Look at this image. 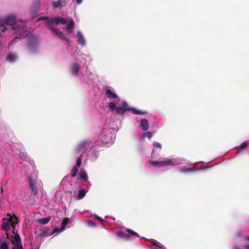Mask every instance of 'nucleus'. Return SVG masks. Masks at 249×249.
<instances>
[{
    "instance_id": "nucleus-35",
    "label": "nucleus",
    "mask_w": 249,
    "mask_h": 249,
    "mask_svg": "<svg viewBox=\"0 0 249 249\" xmlns=\"http://www.w3.org/2000/svg\"><path fill=\"white\" fill-rule=\"evenodd\" d=\"M153 146L155 147L156 148H159L160 149L161 148V145L160 143L157 142H154L153 143Z\"/></svg>"
},
{
    "instance_id": "nucleus-32",
    "label": "nucleus",
    "mask_w": 249,
    "mask_h": 249,
    "mask_svg": "<svg viewBox=\"0 0 249 249\" xmlns=\"http://www.w3.org/2000/svg\"><path fill=\"white\" fill-rule=\"evenodd\" d=\"M13 249H23L22 244L15 245L13 247Z\"/></svg>"
},
{
    "instance_id": "nucleus-36",
    "label": "nucleus",
    "mask_w": 249,
    "mask_h": 249,
    "mask_svg": "<svg viewBox=\"0 0 249 249\" xmlns=\"http://www.w3.org/2000/svg\"><path fill=\"white\" fill-rule=\"evenodd\" d=\"M81 165V160L79 158L76 160V167H79Z\"/></svg>"
},
{
    "instance_id": "nucleus-46",
    "label": "nucleus",
    "mask_w": 249,
    "mask_h": 249,
    "mask_svg": "<svg viewBox=\"0 0 249 249\" xmlns=\"http://www.w3.org/2000/svg\"><path fill=\"white\" fill-rule=\"evenodd\" d=\"M152 158L154 157V150H153L152 152Z\"/></svg>"
},
{
    "instance_id": "nucleus-15",
    "label": "nucleus",
    "mask_w": 249,
    "mask_h": 249,
    "mask_svg": "<svg viewBox=\"0 0 249 249\" xmlns=\"http://www.w3.org/2000/svg\"><path fill=\"white\" fill-rule=\"evenodd\" d=\"M106 95L107 97L110 99H116L118 97L117 94L113 93L110 89H107L106 91Z\"/></svg>"
},
{
    "instance_id": "nucleus-31",
    "label": "nucleus",
    "mask_w": 249,
    "mask_h": 249,
    "mask_svg": "<svg viewBox=\"0 0 249 249\" xmlns=\"http://www.w3.org/2000/svg\"><path fill=\"white\" fill-rule=\"evenodd\" d=\"M248 144L246 142H243L239 146L240 149H244L247 147Z\"/></svg>"
},
{
    "instance_id": "nucleus-30",
    "label": "nucleus",
    "mask_w": 249,
    "mask_h": 249,
    "mask_svg": "<svg viewBox=\"0 0 249 249\" xmlns=\"http://www.w3.org/2000/svg\"><path fill=\"white\" fill-rule=\"evenodd\" d=\"M153 135V133L150 131H148L143 134V136L147 137L148 139H150Z\"/></svg>"
},
{
    "instance_id": "nucleus-28",
    "label": "nucleus",
    "mask_w": 249,
    "mask_h": 249,
    "mask_svg": "<svg viewBox=\"0 0 249 249\" xmlns=\"http://www.w3.org/2000/svg\"><path fill=\"white\" fill-rule=\"evenodd\" d=\"M87 144V142L84 141L81 142L78 145V148L79 150H82L83 148H85Z\"/></svg>"
},
{
    "instance_id": "nucleus-37",
    "label": "nucleus",
    "mask_w": 249,
    "mask_h": 249,
    "mask_svg": "<svg viewBox=\"0 0 249 249\" xmlns=\"http://www.w3.org/2000/svg\"><path fill=\"white\" fill-rule=\"evenodd\" d=\"M95 217H96V218L100 222H103L104 221V220L103 218H102L101 217H99V216L98 215H95Z\"/></svg>"
},
{
    "instance_id": "nucleus-9",
    "label": "nucleus",
    "mask_w": 249,
    "mask_h": 249,
    "mask_svg": "<svg viewBox=\"0 0 249 249\" xmlns=\"http://www.w3.org/2000/svg\"><path fill=\"white\" fill-rule=\"evenodd\" d=\"M57 230H58L57 228H54L53 230V231L51 233H48L49 230L47 229H45L44 230H40L38 232V235L41 237H44L46 236L50 235H52V234H53V233H54L55 232V231Z\"/></svg>"
},
{
    "instance_id": "nucleus-40",
    "label": "nucleus",
    "mask_w": 249,
    "mask_h": 249,
    "mask_svg": "<svg viewBox=\"0 0 249 249\" xmlns=\"http://www.w3.org/2000/svg\"><path fill=\"white\" fill-rule=\"evenodd\" d=\"M36 38V36L33 35H30L28 36V39H35Z\"/></svg>"
},
{
    "instance_id": "nucleus-12",
    "label": "nucleus",
    "mask_w": 249,
    "mask_h": 249,
    "mask_svg": "<svg viewBox=\"0 0 249 249\" xmlns=\"http://www.w3.org/2000/svg\"><path fill=\"white\" fill-rule=\"evenodd\" d=\"M52 31L54 33L57 37L65 40L67 42L68 41V40L64 36L63 33L57 28H54Z\"/></svg>"
},
{
    "instance_id": "nucleus-4",
    "label": "nucleus",
    "mask_w": 249,
    "mask_h": 249,
    "mask_svg": "<svg viewBox=\"0 0 249 249\" xmlns=\"http://www.w3.org/2000/svg\"><path fill=\"white\" fill-rule=\"evenodd\" d=\"M122 106L123 107V108H124L125 111H130L134 114L142 115V114H145L146 113L145 111L138 110L133 107H129L127 103L125 101H123L122 102Z\"/></svg>"
},
{
    "instance_id": "nucleus-11",
    "label": "nucleus",
    "mask_w": 249,
    "mask_h": 249,
    "mask_svg": "<svg viewBox=\"0 0 249 249\" xmlns=\"http://www.w3.org/2000/svg\"><path fill=\"white\" fill-rule=\"evenodd\" d=\"M55 24L58 25L59 24H65L67 23V19L61 17H56L54 18Z\"/></svg>"
},
{
    "instance_id": "nucleus-13",
    "label": "nucleus",
    "mask_w": 249,
    "mask_h": 249,
    "mask_svg": "<svg viewBox=\"0 0 249 249\" xmlns=\"http://www.w3.org/2000/svg\"><path fill=\"white\" fill-rule=\"evenodd\" d=\"M140 125L142 129L144 131H146L149 128V123L146 119H142L140 122Z\"/></svg>"
},
{
    "instance_id": "nucleus-1",
    "label": "nucleus",
    "mask_w": 249,
    "mask_h": 249,
    "mask_svg": "<svg viewBox=\"0 0 249 249\" xmlns=\"http://www.w3.org/2000/svg\"><path fill=\"white\" fill-rule=\"evenodd\" d=\"M17 223V217L15 215L11 216L10 214H7L6 218L2 219L1 228L7 231L10 230L11 226L15 228Z\"/></svg>"
},
{
    "instance_id": "nucleus-6",
    "label": "nucleus",
    "mask_w": 249,
    "mask_h": 249,
    "mask_svg": "<svg viewBox=\"0 0 249 249\" xmlns=\"http://www.w3.org/2000/svg\"><path fill=\"white\" fill-rule=\"evenodd\" d=\"M16 19L17 17L16 16L10 15L5 18L4 23L6 24L13 26L16 23Z\"/></svg>"
},
{
    "instance_id": "nucleus-2",
    "label": "nucleus",
    "mask_w": 249,
    "mask_h": 249,
    "mask_svg": "<svg viewBox=\"0 0 249 249\" xmlns=\"http://www.w3.org/2000/svg\"><path fill=\"white\" fill-rule=\"evenodd\" d=\"M116 235L124 239H125L127 240H130L132 238H139V234L134 231L129 229H126L124 231H119L116 233Z\"/></svg>"
},
{
    "instance_id": "nucleus-3",
    "label": "nucleus",
    "mask_w": 249,
    "mask_h": 249,
    "mask_svg": "<svg viewBox=\"0 0 249 249\" xmlns=\"http://www.w3.org/2000/svg\"><path fill=\"white\" fill-rule=\"evenodd\" d=\"M150 163L157 167H162L174 165V162L169 159L161 161H150Z\"/></svg>"
},
{
    "instance_id": "nucleus-19",
    "label": "nucleus",
    "mask_w": 249,
    "mask_h": 249,
    "mask_svg": "<svg viewBox=\"0 0 249 249\" xmlns=\"http://www.w3.org/2000/svg\"><path fill=\"white\" fill-rule=\"evenodd\" d=\"M18 156L20 160L25 161L28 160L29 158L27 153L24 152H20L18 154Z\"/></svg>"
},
{
    "instance_id": "nucleus-42",
    "label": "nucleus",
    "mask_w": 249,
    "mask_h": 249,
    "mask_svg": "<svg viewBox=\"0 0 249 249\" xmlns=\"http://www.w3.org/2000/svg\"><path fill=\"white\" fill-rule=\"evenodd\" d=\"M82 0H76V1L77 2V4H81L82 2Z\"/></svg>"
},
{
    "instance_id": "nucleus-14",
    "label": "nucleus",
    "mask_w": 249,
    "mask_h": 249,
    "mask_svg": "<svg viewBox=\"0 0 249 249\" xmlns=\"http://www.w3.org/2000/svg\"><path fill=\"white\" fill-rule=\"evenodd\" d=\"M77 41L79 44L84 46L85 45V41L83 36L82 33L80 32L77 33Z\"/></svg>"
},
{
    "instance_id": "nucleus-47",
    "label": "nucleus",
    "mask_w": 249,
    "mask_h": 249,
    "mask_svg": "<svg viewBox=\"0 0 249 249\" xmlns=\"http://www.w3.org/2000/svg\"><path fill=\"white\" fill-rule=\"evenodd\" d=\"M15 228H13V233L15 235L16 234V232H15Z\"/></svg>"
},
{
    "instance_id": "nucleus-51",
    "label": "nucleus",
    "mask_w": 249,
    "mask_h": 249,
    "mask_svg": "<svg viewBox=\"0 0 249 249\" xmlns=\"http://www.w3.org/2000/svg\"><path fill=\"white\" fill-rule=\"evenodd\" d=\"M6 234H7V238H9V237H8L9 236V234H8V233H7Z\"/></svg>"
},
{
    "instance_id": "nucleus-18",
    "label": "nucleus",
    "mask_w": 249,
    "mask_h": 249,
    "mask_svg": "<svg viewBox=\"0 0 249 249\" xmlns=\"http://www.w3.org/2000/svg\"><path fill=\"white\" fill-rule=\"evenodd\" d=\"M79 175L81 179L87 181L88 180V175L86 171L85 170L81 169L79 173Z\"/></svg>"
},
{
    "instance_id": "nucleus-23",
    "label": "nucleus",
    "mask_w": 249,
    "mask_h": 249,
    "mask_svg": "<svg viewBox=\"0 0 249 249\" xmlns=\"http://www.w3.org/2000/svg\"><path fill=\"white\" fill-rule=\"evenodd\" d=\"M52 5L54 8H56L59 7H61L63 5L62 4V3L60 2V0H59L56 1H53L52 2Z\"/></svg>"
},
{
    "instance_id": "nucleus-50",
    "label": "nucleus",
    "mask_w": 249,
    "mask_h": 249,
    "mask_svg": "<svg viewBox=\"0 0 249 249\" xmlns=\"http://www.w3.org/2000/svg\"><path fill=\"white\" fill-rule=\"evenodd\" d=\"M1 193L3 192V189H2V188H1Z\"/></svg>"
},
{
    "instance_id": "nucleus-44",
    "label": "nucleus",
    "mask_w": 249,
    "mask_h": 249,
    "mask_svg": "<svg viewBox=\"0 0 249 249\" xmlns=\"http://www.w3.org/2000/svg\"><path fill=\"white\" fill-rule=\"evenodd\" d=\"M192 171L191 168H187L186 169L185 172H190V171Z\"/></svg>"
},
{
    "instance_id": "nucleus-17",
    "label": "nucleus",
    "mask_w": 249,
    "mask_h": 249,
    "mask_svg": "<svg viewBox=\"0 0 249 249\" xmlns=\"http://www.w3.org/2000/svg\"><path fill=\"white\" fill-rule=\"evenodd\" d=\"M55 23V21H54V18H52L51 19H49L46 21V25L48 28L51 31L53 30L55 27H53V24Z\"/></svg>"
},
{
    "instance_id": "nucleus-24",
    "label": "nucleus",
    "mask_w": 249,
    "mask_h": 249,
    "mask_svg": "<svg viewBox=\"0 0 249 249\" xmlns=\"http://www.w3.org/2000/svg\"><path fill=\"white\" fill-rule=\"evenodd\" d=\"M77 172V167L76 166L73 167L71 172V176L73 178L75 177L76 176Z\"/></svg>"
},
{
    "instance_id": "nucleus-26",
    "label": "nucleus",
    "mask_w": 249,
    "mask_h": 249,
    "mask_svg": "<svg viewBox=\"0 0 249 249\" xmlns=\"http://www.w3.org/2000/svg\"><path fill=\"white\" fill-rule=\"evenodd\" d=\"M125 111H126L124 110V108H123L122 106L116 107V113L118 114H121L122 113L124 112Z\"/></svg>"
},
{
    "instance_id": "nucleus-16",
    "label": "nucleus",
    "mask_w": 249,
    "mask_h": 249,
    "mask_svg": "<svg viewBox=\"0 0 249 249\" xmlns=\"http://www.w3.org/2000/svg\"><path fill=\"white\" fill-rule=\"evenodd\" d=\"M74 25H75V23L73 19H71L69 21V22L68 23L67 27H66V29H67L68 34H70L72 32V30L73 28L74 27Z\"/></svg>"
},
{
    "instance_id": "nucleus-20",
    "label": "nucleus",
    "mask_w": 249,
    "mask_h": 249,
    "mask_svg": "<svg viewBox=\"0 0 249 249\" xmlns=\"http://www.w3.org/2000/svg\"><path fill=\"white\" fill-rule=\"evenodd\" d=\"M50 216H47L44 218L38 219L37 220V222L38 223L41 224H46L50 221Z\"/></svg>"
},
{
    "instance_id": "nucleus-25",
    "label": "nucleus",
    "mask_w": 249,
    "mask_h": 249,
    "mask_svg": "<svg viewBox=\"0 0 249 249\" xmlns=\"http://www.w3.org/2000/svg\"><path fill=\"white\" fill-rule=\"evenodd\" d=\"M108 107L111 111H113L114 110H116L117 107H116L115 104L113 102H110L108 104Z\"/></svg>"
},
{
    "instance_id": "nucleus-38",
    "label": "nucleus",
    "mask_w": 249,
    "mask_h": 249,
    "mask_svg": "<svg viewBox=\"0 0 249 249\" xmlns=\"http://www.w3.org/2000/svg\"><path fill=\"white\" fill-rule=\"evenodd\" d=\"M60 2L62 3V4L65 5L66 3H68L69 0H60Z\"/></svg>"
},
{
    "instance_id": "nucleus-33",
    "label": "nucleus",
    "mask_w": 249,
    "mask_h": 249,
    "mask_svg": "<svg viewBox=\"0 0 249 249\" xmlns=\"http://www.w3.org/2000/svg\"><path fill=\"white\" fill-rule=\"evenodd\" d=\"M6 29V28L5 26V25L3 24V23L0 22V30L2 31L3 32H4Z\"/></svg>"
},
{
    "instance_id": "nucleus-7",
    "label": "nucleus",
    "mask_w": 249,
    "mask_h": 249,
    "mask_svg": "<svg viewBox=\"0 0 249 249\" xmlns=\"http://www.w3.org/2000/svg\"><path fill=\"white\" fill-rule=\"evenodd\" d=\"M18 58V55L16 53H10L6 57V60L9 63H13L15 62Z\"/></svg>"
},
{
    "instance_id": "nucleus-49",
    "label": "nucleus",
    "mask_w": 249,
    "mask_h": 249,
    "mask_svg": "<svg viewBox=\"0 0 249 249\" xmlns=\"http://www.w3.org/2000/svg\"><path fill=\"white\" fill-rule=\"evenodd\" d=\"M88 221L89 223H93L91 220H89Z\"/></svg>"
},
{
    "instance_id": "nucleus-10",
    "label": "nucleus",
    "mask_w": 249,
    "mask_h": 249,
    "mask_svg": "<svg viewBox=\"0 0 249 249\" xmlns=\"http://www.w3.org/2000/svg\"><path fill=\"white\" fill-rule=\"evenodd\" d=\"M13 239L11 240L12 243L14 245H19L21 244V238L18 234V233L17 232L14 236H12Z\"/></svg>"
},
{
    "instance_id": "nucleus-43",
    "label": "nucleus",
    "mask_w": 249,
    "mask_h": 249,
    "mask_svg": "<svg viewBox=\"0 0 249 249\" xmlns=\"http://www.w3.org/2000/svg\"><path fill=\"white\" fill-rule=\"evenodd\" d=\"M244 248L245 249H249V245H246L244 246Z\"/></svg>"
},
{
    "instance_id": "nucleus-8",
    "label": "nucleus",
    "mask_w": 249,
    "mask_h": 249,
    "mask_svg": "<svg viewBox=\"0 0 249 249\" xmlns=\"http://www.w3.org/2000/svg\"><path fill=\"white\" fill-rule=\"evenodd\" d=\"M80 65L77 63H73L71 67V71L74 75H77L80 70Z\"/></svg>"
},
{
    "instance_id": "nucleus-34",
    "label": "nucleus",
    "mask_w": 249,
    "mask_h": 249,
    "mask_svg": "<svg viewBox=\"0 0 249 249\" xmlns=\"http://www.w3.org/2000/svg\"><path fill=\"white\" fill-rule=\"evenodd\" d=\"M49 19V18L46 16L40 17L37 19L36 21H39L41 20H47V21Z\"/></svg>"
},
{
    "instance_id": "nucleus-45",
    "label": "nucleus",
    "mask_w": 249,
    "mask_h": 249,
    "mask_svg": "<svg viewBox=\"0 0 249 249\" xmlns=\"http://www.w3.org/2000/svg\"><path fill=\"white\" fill-rule=\"evenodd\" d=\"M245 238L248 240V241H249V235H246L245 237Z\"/></svg>"
},
{
    "instance_id": "nucleus-41",
    "label": "nucleus",
    "mask_w": 249,
    "mask_h": 249,
    "mask_svg": "<svg viewBox=\"0 0 249 249\" xmlns=\"http://www.w3.org/2000/svg\"><path fill=\"white\" fill-rule=\"evenodd\" d=\"M240 245H236L235 246L233 249H240Z\"/></svg>"
},
{
    "instance_id": "nucleus-48",
    "label": "nucleus",
    "mask_w": 249,
    "mask_h": 249,
    "mask_svg": "<svg viewBox=\"0 0 249 249\" xmlns=\"http://www.w3.org/2000/svg\"><path fill=\"white\" fill-rule=\"evenodd\" d=\"M36 4L37 6H38L39 5V1H37Z\"/></svg>"
},
{
    "instance_id": "nucleus-27",
    "label": "nucleus",
    "mask_w": 249,
    "mask_h": 249,
    "mask_svg": "<svg viewBox=\"0 0 249 249\" xmlns=\"http://www.w3.org/2000/svg\"><path fill=\"white\" fill-rule=\"evenodd\" d=\"M0 249H9V245L6 242H4L0 244Z\"/></svg>"
},
{
    "instance_id": "nucleus-22",
    "label": "nucleus",
    "mask_w": 249,
    "mask_h": 249,
    "mask_svg": "<svg viewBox=\"0 0 249 249\" xmlns=\"http://www.w3.org/2000/svg\"><path fill=\"white\" fill-rule=\"evenodd\" d=\"M86 192L84 190H80L78 192V198L79 199H82L86 195Z\"/></svg>"
},
{
    "instance_id": "nucleus-29",
    "label": "nucleus",
    "mask_w": 249,
    "mask_h": 249,
    "mask_svg": "<svg viewBox=\"0 0 249 249\" xmlns=\"http://www.w3.org/2000/svg\"><path fill=\"white\" fill-rule=\"evenodd\" d=\"M69 221V218L67 217L64 218L62 223V226L65 227L68 224Z\"/></svg>"
},
{
    "instance_id": "nucleus-21",
    "label": "nucleus",
    "mask_w": 249,
    "mask_h": 249,
    "mask_svg": "<svg viewBox=\"0 0 249 249\" xmlns=\"http://www.w3.org/2000/svg\"><path fill=\"white\" fill-rule=\"evenodd\" d=\"M152 245L153 246L156 247L158 248H160V249H165V247L162 244L158 242L157 241H154L152 242Z\"/></svg>"
},
{
    "instance_id": "nucleus-39",
    "label": "nucleus",
    "mask_w": 249,
    "mask_h": 249,
    "mask_svg": "<svg viewBox=\"0 0 249 249\" xmlns=\"http://www.w3.org/2000/svg\"><path fill=\"white\" fill-rule=\"evenodd\" d=\"M19 38V37H15V38H13V39L11 41V42H10V43H9V47L13 43L15 42V41L17 39H18Z\"/></svg>"
},
{
    "instance_id": "nucleus-5",
    "label": "nucleus",
    "mask_w": 249,
    "mask_h": 249,
    "mask_svg": "<svg viewBox=\"0 0 249 249\" xmlns=\"http://www.w3.org/2000/svg\"><path fill=\"white\" fill-rule=\"evenodd\" d=\"M28 180L29 182V188L32 190L33 196H37L38 194V189L36 186L35 184L34 179L31 176H30L28 178Z\"/></svg>"
}]
</instances>
